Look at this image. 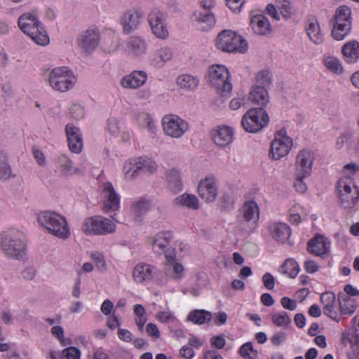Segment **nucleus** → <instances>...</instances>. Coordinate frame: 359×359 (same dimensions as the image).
I'll return each mask as SVG.
<instances>
[{
	"instance_id": "46",
	"label": "nucleus",
	"mask_w": 359,
	"mask_h": 359,
	"mask_svg": "<svg viewBox=\"0 0 359 359\" xmlns=\"http://www.w3.org/2000/svg\"><path fill=\"white\" fill-rule=\"evenodd\" d=\"M239 353L245 359H255L258 357V351L253 348L251 342H247L242 345L239 349Z\"/></svg>"
},
{
	"instance_id": "34",
	"label": "nucleus",
	"mask_w": 359,
	"mask_h": 359,
	"mask_svg": "<svg viewBox=\"0 0 359 359\" xmlns=\"http://www.w3.org/2000/svg\"><path fill=\"white\" fill-rule=\"evenodd\" d=\"M338 301L340 312L342 315H352L356 309L355 301L351 297L339 293L338 294Z\"/></svg>"
},
{
	"instance_id": "6",
	"label": "nucleus",
	"mask_w": 359,
	"mask_h": 359,
	"mask_svg": "<svg viewBox=\"0 0 359 359\" xmlns=\"http://www.w3.org/2000/svg\"><path fill=\"white\" fill-rule=\"evenodd\" d=\"M269 121V116L262 107L252 108L242 117L241 125L248 133H256L262 130Z\"/></svg>"
},
{
	"instance_id": "7",
	"label": "nucleus",
	"mask_w": 359,
	"mask_h": 359,
	"mask_svg": "<svg viewBox=\"0 0 359 359\" xmlns=\"http://www.w3.org/2000/svg\"><path fill=\"white\" fill-rule=\"evenodd\" d=\"M76 80L72 72L66 67L54 68L48 77V83L51 88L61 93L72 88Z\"/></svg>"
},
{
	"instance_id": "20",
	"label": "nucleus",
	"mask_w": 359,
	"mask_h": 359,
	"mask_svg": "<svg viewBox=\"0 0 359 359\" xmlns=\"http://www.w3.org/2000/svg\"><path fill=\"white\" fill-rule=\"evenodd\" d=\"M65 132L69 150L73 153H80L83 148V140L79 128L68 123Z\"/></svg>"
},
{
	"instance_id": "39",
	"label": "nucleus",
	"mask_w": 359,
	"mask_h": 359,
	"mask_svg": "<svg viewBox=\"0 0 359 359\" xmlns=\"http://www.w3.org/2000/svg\"><path fill=\"white\" fill-rule=\"evenodd\" d=\"M150 205V201L146 199H140L132 205L131 210L136 221L140 220L141 216L146 213Z\"/></svg>"
},
{
	"instance_id": "23",
	"label": "nucleus",
	"mask_w": 359,
	"mask_h": 359,
	"mask_svg": "<svg viewBox=\"0 0 359 359\" xmlns=\"http://www.w3.org/2000/svg\"><path fill=\"white\" fill-rule=\"evenodd\" d=\"M147 75L144 71H133L129 75L121 79V83L123 88H137L144 85L147 81Z\"/></svg>"
},
{
	"instance_id": "48",
	"label": "nucleus",
	"mask_w": 359,
	"mask_h": 359,
	"mask_svg": "<svg viewBox=\"0 0 359 359\" xmlns=\"http://www.w3.org/2000/svg\"><path fill=\"white\" fill-rule=\"evenodd\" d=\"M325 66L330 71L335 74H340L343 71V68L339 60L334 57H327L324 60Z\"/></svg>"
},
{
	"instance_id": "56",
	"label": "nucleus",
	"mask_w": 359,
	"mask_h": 359,
	"mask_svg": "<svg viewBox=\"0 0 359 359\" xmlns=\"http://www.w3.org/2000/svg\"><path fill=\"white\" fill-rule=\"evenodd\" d=\"M243 93L238 94L237 97L233 98L229 103V107L233 110L238 109L245 104Z\"/></svg>"
},
{
	"instance_id": "32",
	"label": "nucleus",
	"mask_w": 359,
	"mask_h": 359,
	"mask_svg": "<svg viewBox=\"0 0 359 359\" xmlns=\"http://www.w3.org/2000/svg\"><path fill=\"white\" fill-rule=\"evenodd\" d=\"M127 48L130 54L138 56L146 53L147 44L142 38L133 36L129 38Z\"/></svg>"
},
{
	"instance_id": "61",
	"label": "nucleus",
	"mask_w": 359,
	"mask_h": 359,
	"mask_svg": "<svg viewBox=\"0 0 359 359\" xmlns=\"http://www.w3.org/2000/svg\"><path fill=\"white\" fill-rule=\"evenodd\" d=\"M221 205L224 209H230L234 203L233 198L229 194H223L220 198Z\"/></svg>"
},
{
	"instance_id": "8",
	"label": "nucleus",
	"mask_w": 359,
	"mask_h": 359,
	"mask_svg": "<svg viewBox=\"0 0 359 359\" xmlns=\"http://www.w3.org/2000/svg\"><path fill=\"white\" fill-rule=\"evenodd\" d=\"M259 218V209L254 201H246L241 210L238 217V227L240 230L247 232H253L257 226Z\"/></svg>"
},
{
	"instance_id": "42",
	"label": "nucleus",
	"mask_w": 359,
	"mask_h": 359,
	"mask_svg": "<svg viewBox=\"0 0 359 359\" xmlns=\"http://www.w3.org/2000/svg\"><path fill=\"white\" fill-rule=\"evenodd\" d=\"M177 203L192 210L198 208V201L196 196L184 194L177 198Z\"/></svg>"
},
{
	"instance_id": "5",
	"label": "nucleus",
	"mask_w": 359,
	"mask_h": 359,
	"mask_svg": "<svg viewBox=\"0 0 359 359\" xmlns=\"http://www.w3.org/2000/svg\"><path fill=\"white\" fill-rule=\"evenodd\" d=\"M228 69L221 65H212L209 69V82L222 96H228L232 90Z\"/></svg>"
},
{
	"instance_id": "64",
	"label": "nucleus",
	"mask_w": 359,
	"mask_h": 359,
	"mask_svg": "<svg viewBox=\"0 0 359 359\" xmlns=\"http://www.w3.org/2000/svg\"><path fill=\"white\" fill-rule=\"evenodd\" d=\"M281 305L286 309L294 311L297 307L295 301L285 297L281 299Z\"/></svg>"
},
{
	"instance_id": "19",
	"label": "nucleus",
	"mask_w": 359,
	"mask_h": 359,
	"mask_svg": "<svg viewBox=\"0 0 359 359\" xmlns=\"http://www.w3.org/2000/svg\"><path fill=\"white\" fill-rule=\"evenodd\" d=\"M213 142L219 147H225L229 145L233 137V131L228 126H218L210 131Z\"/></svg>"
},
{
	"instance_id": "33",
	"label": "nucleus",
	"mask_w": 359,
	"mask_h": 359,
	"mask_svg": "<svg viewBox=\"0 0 359 359\" xmlns=\"http://www.w3.org/2000/svg\"><path fill=\"white\" fill-rule=\"evenodd\" d=\"M172 238V233L169 231L157 233L151 241L154 250L158 253L163 251L169 245Z\"/></svg>"
},
{
	"instance_id": "58",
	"label": "nucleus",
	"mask_w": 359,
	"mask_h": 359,
	"mask_svg": "<svg viewBox=\"0 0 359 359\" xmlns=\"http://www.w3.org/2000/svg\"><path fill=\"white\" fill-rule=\"evenodd\" d=\"M264 287L268 290H273L275 287V278L270 273H266L262 276Z\"/></svg>"
},
{
	"instance_id": "17",
	"label": "nucleus",
	"mask_w": 359,
	"mask_h": 359,
	"mask_svg": "<svg viewBox=\"0 0 359 359\" xmlns=\"http://www.w3.org/2000/svg\"><path fill=\"white\" fill-rule=\"evenodd\" d=\"M142 13L137 9H129L125 11L121 18V25L123 27V33L129 34L137 29L140 25Z\"/></svg>"
},
{
	"instance_id": "15",
	"label": "nucleus",
	"mask_w": 359,
	"mask_h": 359,
	"mask_svg": "<svg viewBox=\"0 0 359 359\" xmlns=\"http://www.w3.org/2000/svg\"><path fill=\"white\" fill-rule=\"evenodd\" d=\"M199 196L206 202L215 201L218 194V182L213 176H208L199 182L198 186Z\"/></svg>"
},
{
	"instance_id": "63",
	"label": "nucleus",
	"mask_w": 359,
	"mask_h": 359,
	"mask_svg": "<svg viewBox=\"0 0 359 359\" xmlns=\"http://www.w3.org/2000/svg\"><path fill=\"white\" fill-rule=\"evenodd\" d=\"M285 339H286L285 333L283 332H279L274 334L271 337V341L274 346H279L283 341H285Z\"/></svg>"
},
{
	"instance_id": "28",
	"label": "nucleus",
	"mask_w": 359,
	"mask_h": 359,
	"mask_svg": "<svg viewBox=\"0 0 359 359\" xmlns=\"http://www.w3.org/2000/svg\"><path fill=\"white\" fill-rule=\"evenodd\" d=\"M250 100L256 104L264 108L269 102V96L268 91L264 86H255L249 95Z\"/></svg>"
},
{
	"instance_id": "52",
	"label": "nucleus",
	"mask_w": 359,
	"mask_h": 359,
	"mask_svg": "<svg viewBox=\"0 0 359 359\" xmlns=\"http://www.w3.org/2000/svg\"><path fill=\"white\" fill-rule=\"evenodd\" d=\"M153 34L158 38L165 39L168 36V32L165 25H150Z\"/></svg>"
},
{
	"instance_id": "43",
	"label": "nucleus",
	"mask_w": 359,
	"mask_h": 359,
	"mask_svg": "<svg viewBox=\"0 0 359 359\" xmlns=\"http://www.w3.org/2000/svg\"><path fill=\"white\" fill-rule=\"evenodd\" d=\"M57 167L63 175H69L72 170V161L65 155L61 154L57 159Z\"/></svg>"
},
{
	"instance_id": "50",
	"label": "nucleus",
	"mask_w": 359,
	"mask_h": 359,
	"mask_svg": "<svg viewBox=\"0 0 359 359\" xmlns=\"http://www.w3.org/2000/svg\"><path fill=\"white\" fill-rule=\"evenodd\" d=\"M351 8L346 6L343 5L339 6L335 11L334 18H342L344 20H349L351 19Z\"/></svg>"
},
{
	"instance_id": "54",
	"label": "nucleus",
	"mask_w": 359,
	"mask_h": 359,
	"mask_svg": "<svg viewBox=\"0 0 359 359\" xmlns=\"http://www.w3.org/2000/svg\"><path fill=\"white\" fill-rule=\"evenodd\" d=\"M353 135L351 133H344L339 137H337L336 141V147L338 149H341L345 143L347 144L352 142Z\"/></svg>"
},
{
	"instance_id": "45",
	"label": "nucleus",
	"mask_w": 359,
	"mask_h": 359,
	"mask_svg": "<svg viewBox=\"0 0 359 359\" xmlns=\"http://www.w3.org/2000/svg\"><path fill=\"white\" fill-rule=\"evenodd\" d=\"M11 177V168L7 162L6 156L0 153V179L6 180Z\"/></svg>"
},
{
	"instance_id": "10",
	"label": "nucleus",
	"mask_w": 359,
	"mask_h": 359,
	"mask_svg": "<svg viewBox=\"0 0 359 359\" xmlns=\"http://www.w3.org/2000/svg\"><path fill=\"white\" fill-rule=\"evenodd\" d=\"M158 165L152 159L147 157H139L126 163L123 167L126 178L131 180L140 173L152 174L157 170Z\"/></svg>"
},
{
	"instance_id": "29",
	"label": "nucleus",
	"mask_w": 359,
	"mask_h": 359,
	"mask_svg": "<svg viewBox=\"0 0 359 359\" xmlns=\"http://www.w3.org/2000/svg\"><path fill=\"white\" fill-rule=\"evenodd\" d=\"M307 35L314 43L320 44L323 41V34L316 19L309 18L306 26Z\"/></svg>"
},
{
	"instance_id": "22",
	"label": "nucleus",
	"mask_w": 359,
	"mask_h": 359,
	"mask_svg": "<svg viewBox=\"0 0 359 359\" xmlns=\"http://www.w3.org/2000/svg\"><path fill=\"white\" fill-rule=\"evenodd\" d=\"M330 243L322 235H318L309 241L307 245L308 251L316 256L322 257L328 252Z\"/></svg>"
},
{
	"instance_id": "60",
	"label": "nucleus",
	"mask_w": 359,
	"mask_h": 359,
	"mask_svg": "<svg viewBox=\"0 0 359 359\" xmlns=\"http://www.w3.org/2000/svg\"><path fill=\"white\" fill-rule=\"evenodd\" d=\"M107 129L111 134H116L118 130V121L116 118L110 117L107 119Z\"/></svg>"
},
{
	"instance_id": "9",
	"label": "nucleus",
	"mask_w": 359,
	"mask_h": 359,
	"mask_svg": "<svg viewBox=\"0 0 359 359\" xmlns=\"http://www.w3.org/2000/svg\"><path fill=\"white\" fill-rule=\"evenodd\" d=\"M81 229L86 235H106L114 232L116 225L108 218L94 216L85 219Z\"/></svg>"
},
{
	"instance_id": "41",
	"label": "nucleus",
	"mask_w": 359,
	"mask_h": 359,
	"mask_svg": "<svg viewBox=\"0 0 359 359\" xmlns=\"http://www.w3.org/2000/svg\"><path fill=\"white\" fill-rule=\"evenodd\" d=\"M177 83L181 88L192 90L198 86V80L192 76L184 74L177 77Z\"/></svg>"
},
{
	"instance_id": "38",
	"label": "nucleus",
	"mask_w": 359,
	"mask_h": 359,
	"mask_svg": "<svg viewBox=\"0 0 359 359\" xmlns=\"http://www.w3.org/2000/svg\"><path fill=\"white\" fill-rule=\"evenodd\" d=\"M299 271L298 263L292 258L287 259L281 266V272L290 278H295Z\"/></svg>"
},
{
	"instance_id": "53",
	"label": "nucleus",
	"mask_w": 359,
	"mask_h": 359,
	"mask_svg": "<svg viewBox=\"0 0 359 359\" xmlns=\"http://www.w3.org/2000/svg\"><path fill=\"white\" fill-rule=\"evenodd\" d=\"M62 356L67 359H79L81 355L80 350L74 346H69L65 348L62 352Z\"/></svg>"
},
{
	"instance_id": "36",
	"label": "nucleus",
	"mask_w": 359,
	"mask_h": 359,
	"mask_svg": "<svg viewBox=\"0 0 359 359\" xmlns=\"http://www.w3.org/2000/svg\"><path fill=\"white\" fill-rule=\"evenodd\" d=\"M212 313L210 311L203 309H196L189 313L187 316V320L196 325H203L212 320Z\"/></svg>"
},
{
	"instance_id": "12",
	"label": "nucleus",
	"mask_w": 359,
	"mask_h": 359,
	"mask_svg": "<svg viewBox=\"0 0 359 359\" xmlns=\"http://www.w3.org/2000/svg\"><path fill=\"white\" fill-rule=\"evenodd\" d=\"M292 147V140L286 135L284 129L279 130L271 144L270 155L273 159L278 160L288 154Z\"/></svg>"
},
{
	"instance_id": "35",
	"label": "nucleus",
	"mask_w": 359,
	"mask_h": 359,
	"mask_svg": "<svg viewBox=\"0 0 359 359\" xmlns=\"http://www.w3.org/2000/svg\"><path fill=\"white\" fill-rule=\"evenodd\" d=\"M196 20L198 22V29L202 30H208L215 24V18L214 15L208 11L205 13H196L194 14Z\"/></svg>"
},
{
	"instance_id": "1",
	"label": "nucleus",
	"mask_w": 359,
	"mask_h": 359,
	"mask_svg": "<svg viewBox=\"0 0 359 359\" xmlns=\"http://www.w3.org/2000/svg\"><path fill=\"white\" fill-rule=\"evenodd\" d=\"M37 220L49 233L54 236L67 239L70 236V230L67 219L55 212H41L38 215Z\"/></svg>"
},
{
	"instance_id": "11",
	"label": "nucleus",
	"mask_w": 359,
	"mask_h": 359,
	"mask_svg": "<svg viewBox=\"0 0 359 359\" xmlns=\"http://www.w3.org/2000/svg\"><path fill=\"white\" fill-rule=\"evenodd\" d=\"M338 191L341 205L353 208L359 200V187L353 185L350 178H341L338 181Z\"/></svg>"
},
{
	"instance_id": "55",
	"label": "nucleus",
	"mask_w": 359,
	"mask_h": 359,
	"mask_svg": "<svg viewBox=\"0 0 359 359\" xmlns=\"http://www.w3.org/2000/svg\"><path fill=\"white\" fill-rule=\"evenodd\" d=\"M93 260L95 262L97 268L101 271L106 270V263L104 259L103 255L97 252H94L91 253L90 255Z\"/></svg>"
},
{
	"instance_id": "21",
	"label": "nucleus",
	"mask_w": 359,
	"mask_h": 359,
	"mask_svg": "<svg viewBox=\"0 0 359 359\" xmlns=\"http://www.w3.org/2000/svg\"><path fill=\"white\" fill-rule=\"evenodd\" d=\"M155 267L143 263L137 264L133 269V277L137 283H149L155 273Z\"/></svg>"
},
{
	"instance_id": "26",
	"label": "nucleus",
	"mask_w": 359,
	"mask_h": 359,
	"mask_svg": "<svg viewBox=\"0 0 359 359\" xmlns=\"http://www.w3.org/2000/svg\"><path fill=\"white\" fill-rule=\"evenodd\" d=\"M334 27L332 31V36L336 40H343L351 29V20L334 18Z\"/></svg>"
},
{
	"instance_id": "24",
	"label": "nucleus",
	"mask_w": 359,
	"mask_h": 359,
	"mask_svg": "<svg viewBox=\"0 0 359 359\" xmlns=\"http://www.w3.org/2000/svg\"><path fill=\"white\" fill-rule=\"evenodd\" d=\"M320 299L324 305L323 313L325 315L339 322L340 318L334 309L335 294L332 292H326L321 294Z\"/></svg>"
},
{
	"instance_id": "3",
	"label": "nucleus",
	"mask_w": 359,
	"mask_h": 359,
	"mask_svg": "<svg viewBox=\"0 0 359 359\" xmlns=\"http://www.w3.org/2000/svg\"><path fill=\"white\" fill-rule=\"evenodd\" d=\"M1 248L10 257L22 259L26 254V244L24 235L19 231H9L1 237Z\"/></svg>"
},
{
	"instance_id": "37",
	"label": "nucleus",
	"mask_w": 359,
	"mask_h": 359,
	"mask_svg": "<svg viewBox=\"0 0 359 359\" xmlns=\"http://www.w3.org/2000/svg\"><path fill=\"white\" fill-rule=\"evenodd\" d=\"M167 180L169 184L170 189L175 193L182 190V183L180 178V172L176 170H170L167 172Z\"/></svg>"
},
{
	"instance_id": "30",
	"label": "nucleus",
	"mask_w": 359,
	"mask_h": 359,
	"mask_svg": "<svg viewBox=\"0 0 359 359\" xmlns=\"http://www.w3.org/2000/svg\"><path fill=\"white\" fill-rule=\"evenodd\" d=\"M172 57V53L170 48L163 47L153 52L150 60L153 65L163 67L164 64Z\"/></svg>"
},
{
	"instance_id": "59",
	"label": "nucleus",
	"mask_w": 359,
	"mask_h": 359,
	"mask_svg": "<svg viewBox=\"0 0 359 359\" xmlns=\"http://www.w3.org/2000/svg\"><path fill=\"white\" fill-rule=\"evenodd\" d=\"M70 114L74 118L79 120L83 117L84 109L81 106L74 104L70 109Z\"/></svg>"
},
{
	"instance_id": "25",
	"label": "nucleus",
	"mask_w": 359,
	"mask_h": 359,
	"mask_svg": "<svg viewBox=\"0 0 359 359\" xmlns=\"http://www.w3.org/2000/svg\"><path fill=\"white\" fill-rule=\"evenodd\" d=\"M269 229L273 238L280 243H285L291 235L290 228L285 223L276 222L271 224Z\"/></svg>"
},
{
	"instance_id": "13",
	"label": "nucleus",
	"mask_w": 359,
	"mask_h": 359,
	"mask_svg": "<svg viewBox=\"0 0 359 359\" xmlns=\"http://www.w3.org/2000/svg\"><path fill=\"white\" fill-rule=\"evenodd\" d=\"M162 123L165 133L174 138L182 137L189 129L187 122L176 115L165 116Z\"/></svg>"
},
{
	"instance_id": "47",
	"label": "nucleus",
	"mask_w": 359,
	"mask_h": 359,
	"mask_svg": "<svg viewBox=\"0 0 359 359\" xmlns=\"http://www.w3.org/2000/svg\"><path fill=\"white\" fill-rule=\"evenodd\" d=\"M257 83L258 86L266 87L270 86L272 81V74L268 69H263L258 72L256 76Z\"/></svg>"
},
{
	"instance_id": "40",
	"label": "nucleus",
	"mask_w": 359,
	"mask_h": 359,
	"mask_svg": "<svg viewBox=\"0 0 359 359\" xmlns=\"http://www.w3.org/2000/svg\"><path fill=\"white\" fill-rule=\"evenodd\" d=\"M184 267L179 263L166 264L165 273L172 279H180L183 276Z\"/></svg>"
},
{
	"instance_id": "57",
	"label": "nucleus",
	"mask_w": 359,
	"mask_h": 359,
	"mask_svg": "<svg viewBox=\"0 0 359 359\" xmlns=\"http://www.w3.org/2000/svg\"><path fill=\"white\" fill-rule=\"evenodd\" d=\"M308 176H299V173L296 172V181L294 182V187L297 191L304 193L307 187L306 184L304 182V179Z\"/></svg>"
},
{
	"instance_id": "31",
	"label": "nucleus",
	"mask_w": 359,
	"mask_h": 359,
	"mask_svg": "<svg viewBox=\"0 0 359 359\" xmlns=\"http://www.w3.org/2000/svg\"><path fill=\"white\" fill-rule=\"evenodd\" d=\"M342 53L347 62H355L359 58V42L352 41L346 43L342 47Z\"/></svg>"
},
{
	"instance_id": "51",
	"label": "nucleus",
	"mask_w": 359,
	"mask_h": 359,
	"mask_svg": "<svg viewBox=\"0 0 359 359\" xmlns=\"http://www.w3.org/2000/svg\"><path fill=\"white\" fill-rule=\"evenodd\" d=\"M276 3L280 5V13L283 18L288 19L292 14V7L288 0H276Z\"/></svg>"
},
{
	"instance_id": "44",
	"label": "nucleus",
	"mask_w": 359,
	"mask_h": 359,
	"mask_svg": "<svg viewBox=\"0 0 359 359\" xmlns=\"http://www.w3.org/2000/svg\"><path fill=\"white\" fill-rule=\"evenodd\" d=\"M148 21L149 25H165V15L158 8H154L148 15Z\"/></svg>"
},
{
	"instance_id": "18",
	"label": "nucleus",
	"mask_w": 359,
	"mask_h": 359,
	"mask_svg": "<svg viewBox=\"0 0 359 359\" xmlns=\"http://www.w3.org/2000/svg\"><path fill=\"white\" fill-rule=\"evenodd\" d=\"M314 160L313 153L308 149H302L296 158V172L299 176H309Z\"/></svg>"
},
{
	"instance_id": "2",
	"label": "nucleus",
	"mask_w": 359,
	"mask_h": 359,
	"mask_svg": "<svg viewBox=\"0 0 359 359\" xmlns=\"http://www.w3.org/2000/svg\"><path fill=\"white\" fill-rule=\"evenodd\" d=\"M20 29L37 44L46 45L49 38L36 15L29 13L21 15L18 20Z\"/></svg>"
},
{
	"instance_id": "14",
	"label": "nucleus",
	"mask_w": 359,
	"mask_h": 359,
	"mask_svg": "<svg viewBox=\"0 0 359 359\" xmlns=\"http://www.w3.org/2000/svg\"><path fill=\"white\" fill-rule=\"evenodd\" d=\"M100 40L99 31L95 28H88L78 36L76 41L79 47L83 52L89 53L96 48Z\"/></svg>"
},
{
	"instance_id": "27",
	"label": "nucleus",
	"mask_w": 359,
	"mask_h": 359,
	"mask_svg": "<svg viewBox=\"0 0 359 359\" xmlns=\"http://www.w3.org/2000/svg\"><path fill=\"white\" fill-rule=\"evenodd\" d=\"M251 26L255 34L266 35L271 32V24L268 18L263 15H256L252 17Z\"/></svg>"
},
{
	"instance_id": "49",
	"label": "nucleus",
	"mask_w": 359,
	"mask_h": 359,
	"mask_svg": "<svg viewBox=\"0 0 359 359\" xmlns=\"http://www.w3.org/2000/svg\"><path fill=\"white\" fill-rule=\"evenodd\" d=\"M272 322L277 326L286 327L291 323V320L287 313L283 311L280 313L273 314L272 316Z\"/></svg>"
},
{
	"instance_id": "4",
	"label": "nucleus",
	"mask_w": 359,
	"mask_h": 359,
	"mask_svg": "<svg viewBox=\"0 0 359 359\" xmlns=\"http://www.w3.org/2000/svg\"><path fill=\"white\" fill-rule=\"evenodd\" d=\"M216 46L219 49L229 53H245L248 49L247 41L231 30H224L218 34Z\"/></svg>"
},
{
	"instance_id": "62",
	"label": "nucleus",
	"mask_w": 359,
	"mask_h": 359,
	"mask_svg": "<svg viewBox=\"0 0 359 359\" xmlns=\"http://www.w3.org/2000/svg\"><path fill=\"white\" fill-rule=\"evenodd\" d=\"M212 346L221 349L224 347L226 340L222 335L212 337L210 339Z\"/></svg>"
},
{
	"instance_id": "16",
	"label": "nucleus",
	"mask_w": 359,
	"mask_h": 359,
	"mask_svg": "<svg viewBox=\"0 0 359 359\" xmlns=\"http://www.w3.org/2000/svg\"><path fill=\"white\" fill-rule=\"evenodd\" d=\"M103 196V210L106 213H110L118 210L120 197L116 194L111 182H104L102 192Z\"/></svg>"
}]
</instances>
